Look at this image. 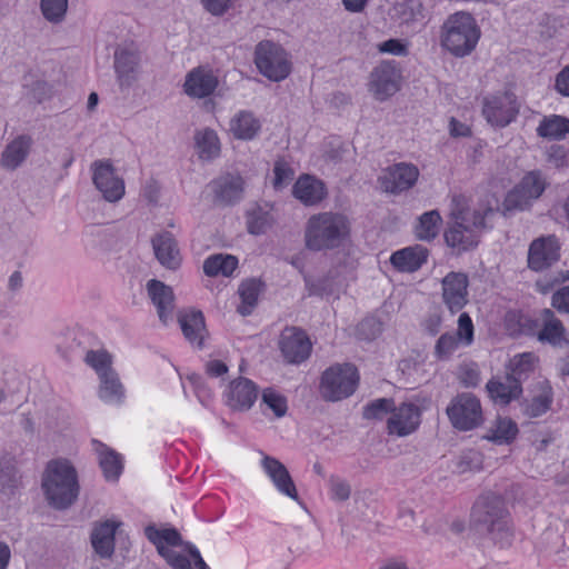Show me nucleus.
I'll return each instance as SVG.
<instances>
[{
	"label": "nucleus",
	"mask_w": 569,
	"mask_h": 569,
	"mask_svg": "<svg viewBox=\"0 0 569 569\" xmlns=\"http://www.w3.org/2000/svg\"><path fill=\"white\" fill-rule=\"evenodd\" d=\"M181 330L186 339L198 348L203 347V339L207 335L203 313L200 310H191L179 317Z\"/></svg>",
	"instance_id": "nucleus-35"
},
{
	"label": "nucleus",
	"mask_w": 569,
	"mask_h": 569,
	"mask_svg": "<svg viewBox=\"0 0 569 569\" xmlns=\"http://www.w3.org/2000/svg\"><path fill=\"white\" fill-rule=\"evenodd\" d=\"M539 323L535 335L539 342L549 345L556 350L569 349L568 331L551 309L545 308L540 311Z\"/></svg>",
	"instance_id": "nucleus-16"
},
{
	"label": "nucleus",
	"mask_w": 569,
	"mask_h": 569,
	"mask_svg": "<svg viewBox=\"0 0 569 569\" xmlns=\"http://www.w3.org/2000/svg\"><path fill=\"white\" fill-rule=\"evenodd\" d=\"M41 487L51 507L58 510L67 509L79 495L76 468L66 459L50 460L42 475Z\"/></svg>",
	"instance_id": "nucleus-1"
},
{
	"label": "nucleus",
	"mask_w": 569,
	"mask_h": 569,
	"mask_svg": "<svg viewBox=\"0 0 569 569\" xmlns=\"http://www.w3.org/2000/svg\"><path fill=\"white\" fill-rule=\"evenodd\" d=\"M471 519L475 528L487 533L501 545H508L512 536L509 512L505 500L495 493L480 496L472 507Z\"/></svg>",
	"instance_id": "nucleus-2"
},
{
	"label": "nucleus",
	"mask_w": 569,
	"mask_h": 569,
	"mask_svg": "<svg viewBox=\"0 0 569 569\" xmlns=\"http://www.w3.org/2000/svg\"><path fill=\"white\" fill-rule=\"evenodd\" d=\"M538 393L530 400L520 403L521 410L528 418H538L545 415L553 402V390L548 380L538 382Z\"/></svg>",
	"instance_id": "nucleus-34"
},
{
	"label": "nucleus",
	"mask_w": 569,
	"mask_h": 569,
	"mask_svg": "<svg viewBox=\"0 0 569 569\" xmlns=\"http://www.w3.org/2000/svg\"><path fill=\"white\" fill-rule=\"evenodd\" d=\"M441 317L437 313L428 316L423 323V330L431 337L437 336L440 332L441 329Z\"/></svg>",
	"instance_id": "nucleus-63"
},
{
	"label": "nucleus",
	"mask_w": 569,
	"mask_h": 569,
	"mask_svg": "<svg viewBox=\"0 0 569 569\" xmlns=\"http://www.w3.org/2000/svg\"><path fill=\"white\" fill-rule=\"evenodd\" d=\"M505 329L511 337L535 336L540 323L539 318H532L528 313L512 309L506 312L503 319Z\"/></svg>",
	"instance_id": "nucleus-32"
},
{
	"label": "nucleus",
	"mask_w": 569,
	"mask_h": 569,
	"mask_svg": "<svg viewBox=\"0 0 569 569\" xmlns=\"http://www.w3.org/2000/svg\"><path fill=\"white\" fill-rule=\"evenodd\" d=\"M262 403H264L276 417L281 418L287 413L288 405L284 396L278 393L271 388L262 391Z\"/></svg>",
	"instance_id": "nucleus-49"
},
{
	"label": "nucleus",
	"mask_w": 569,
	"mask_h": 569,
	"mask_svg": "<svg viewBox=\"0 0 569 569\" xmlns=\"http://www.w3.org/2000/svg\"><path fill=\"white\" fill-rule=\"evenodd\" d=\"M561 242L556 234L540 236L531 241L527 254L528 268L541 272L561 258Z\"/></svg>",
	"instance_id": "nucleus-10"
},
{
	"label": "nucleus",
	"mask_w": 569,
	"mask_h": 569,
	"mask_svg": "<svg viewBox=\"0 0 569 569\" xmlns=\"http://www.w3.org/2000/svg\"><path fill=\"white\" fill-rule=\"evenodd\" d=\"M254 63L263 77L274 82L284 80L291 72L288 53L270 40H262L256 46Z\"/></svg>",
	"instance_id": "nucleus-7"
},
{
	"label": "nucleus",
	"mask_w": 569,
	"mask_h": 569,
	"mask_svg": "<svg viewBox=\"0 0 569 569\" xmlns=\"http://www.w3.org/2000/svg\"><path fill=\"white\" fill-rule=\"evenodd\" d=\"M159 555L166 559L172 569H192L191 560L168 547H159Z\"/></svg>",
	"instance_id": "nucleus-54"
},
{
	"label": "nucleus",
	"mask_w": 569,
	"mask_h": 569,
	"mask_svg": "<svg viewBox=\"0 0 569 569\" xmlns=\"http://www.w3.org/2000/svg\"><path fill=\"white\" fill-rule=\"evenodd\" d=\"M490 399L498 405L507 406L522 395V387L516 383L506 372L505 377H492L486 385Z\"/></svg>",
	"instance_id": "nucleus-29"
},
{
	"label": "nucleus",
	"mask_w": 569,
	"mask_h": 569,
	"mask_svg": "<svg viewBox=\"0 0 569 569\" xmlns=\"http://www.w3.org/2000/svg\"><path fill=\"white\" fill-rule=\"evenodd\" d=\"M382 331V325L373 317L363 319L357 327V335L363 340H373Z\"/></svg>",
	"instance_id": "nucleus-53"
},
{
	"label": "nucleus",
	"mask_w": 569,
	"mask_h": 569,
	"mask_svg": "<svg viewBox=\"0 0 569 569\" xmlns=\"http://www.w3.org/2000/svg\"><path fill=\"white\" fill-rule=\"evenodd\" d=\"M230 130L233 136L241 140L253 139L260 130V122L249 111H240L231 120Z\"/></svg>",
	"instance_id": "nucleus-41"
},
{
	"label": "nucleus",
	"mask_w": 569,
	"mask_h": 569,
	"mask_svg": "<svg viewBox=\"0 0 569 569\" xmlns=\"http://www.w3.org/2000/svg\"><path fill=\"white\" fill-rule=\"evenodd\" d=\"M200 2L207 12L221 17L232 8L234 0H200Z\"/></svg>",
	"instance_id": "nucleus-57"
},
{
	"label": "nucleus",
	"mask_w": 569,
	"mask_h": 569,
	"mask_svg": "<svg viewBox=\"0 0 569 569\" xmlns=\"http://www.w3.org/2000/svg\"><path fill=\"white\" fill-rule=\"evenodd\" d=\"M305 282L308 296H322L326 291L327 281L325 279L311 280L306 277Z\"/></svg>",
	"instance_id": "nucleus-64"
},
{
	"label": "nucleus",
	"mask_w": 569,
	"mask_h": 569,
	"mask_svg": "<svg viewBox=\"0 0 569 569\" xmlns=\"http://www.w3.org/2000/svg\"><path fill=\"white\" fill-rule=\"evenodd\" d=\"M272 218L269 212L257 208L247 216L248 232L254 236L263 234L271 227Z\"/></svg>",
	"instance_id": "nucleus-47"
},
{
	"label": "nucleus",
	"mask_w": 569,
	"mask_h": 569,
	"mask_svg": "<svg viewBox=\"0 0 569 569\" xmlns=\"http://www.w3.org/2000/svg\"><path fill=\"white\" fill-rule=\"evenodd\" d=\"M416 166L400 162L388 167L379 178L381 189L389 193H400L410 189L418 180Z\"/></svg>",
	"instance_id": "nucleus-20"
},
{
	"label": "nucleus",
	"mask_w": 569,
	"mask_h": 569,
	"mask_svg": "<svg viewBox=\"0 0 569 569\" xmlns=\"http://www.w3.org/2000/svg\"><path fill=\"white\" fill-rule=\"evenodd\" d=\"M114 72L121 89L130 88L137 80L140 67V52L132 44L119 46L113 53Z\"/></svg>",
	"instance_id": "nucleus-18"
},
{
	"label": "nucleus",
	"mask_w": 569,
	"mask_h": 569,
	"mask_svg": "<svg viewBox=\"0 0 569 569\" xmlns=\"http://www.w3.org/2000/svg\"><path fill=\"white\" fill-rule=\"evenodd\" d=\"M395 400L392 398H379L368 402L363 407L362 417L367 420H382L393 410Z\"/></svg>",
	"instance_id": "nucleus-46"
},
{
	"label": "nucleus",
	"mask_w": 569,
	"mask_h": 569,
	"mask_svg": "<svg viewBox=\"0 0 569 569\" xmlns=\"http://www.w3.org/2000/svg\"><path fill=\"white\" fill-rule=\"evenodd\" d=\"M263 283L258 279H248L239 286L238 293L241 303L238 306L237 311L243 316H250L258 303L259 295L262 290Z\"/></svg>",
	"instance_id": "nucleus-39"
},
{
	"label": "nucleus",
	"mask_w": 569,
	"mask_h": 569,
	"mask_svg": "<svg viewBox=\"0 0 569 569\" xmlns=\"http://www.w3.org/2000/svg\"><path fill=\"white\" fill-rule=\"evenodd\" d=\"M359 382L357 368L350 363H337L327 368L320 381V395L326 401H340L356 391Z\"/></svg>",
	"instance_id": "nucleus-6"
},
{
	"label": "nucleus",
	"mask_w": 569,
	"mask_h": 569,
	"mask_svg": "<svg viewBox=\"0 0 569 569\" xmlns=\"http://www.w3.org/2000/svg\"><path fill=\"white\" fill-rule=\"evenodd\" d=\"M99 397L104 402L120 403L124 397L123 386L118 373L112 370L100 373Z\"/></svg>",
	"instance_id": "nucleus-38"
},
{
	"label": "nucleus",
	"mask_w": 569,
	"mask_h": 569,
	"mask_svg": "<svg viewBox=\"0 0 569 569\" xmlns=\"http://www.w3.org/2000/svg\"><path fill=\"white\" fill-rule=\"evenodd\" d=\"M214 194V202L220 206H232L243 198L244 181L238 174L227 173L209 184Z\"/></svg>",
	"instance_id": "nucleus-22"
},
{
	"label": "nucleus",
	"mask_w": 569,
	"mask_h": 569,
	"mask_svg": "<svg viewBox=\"0 0 569 569\" xmlns=\"http://www.w3.org/2000/svg\"><path fill=\"white\" fill-rule=\"evenodd\" d=\"M428 256L426 247L416 244L393 252L390 263L400 272H416L427 262Z\"/></svg>",
	"instance_id": "nucleus-28"
},
{
	"label": "nucleus",
	"mask_w": 569,
	"mask_h": 569,
	"mask_svg": "<svg viewBox=\"0 0 569 569\" xmlns=\"http://www.w3.org/2000/svg\"><path fill=\"white\" fill-rule=\"evenodd\" d=\"M84 361L96 370L99 377L100 373L107 372V370H112L111 356L106 350H89L86 355Z\"/></svg>",
	"instance_id": "nucleus-50"
},
{
	"label": "nucleus",
	"mask_w": 569,
	"mask_h": 569,
	"mask_svg": "<svg viewBox=\"0 0 569 569\" xmlns=\"http://www.w3.org/2000/svg\"><path fill=\"white\" fill-rule=\"evenodd\" d=\"M481 31L473 16L466 11L450 14L440 28V46L456 58H465L476 49Z\"/></svg>",
	"instance_id": "nucleus-3"
},
{
	"label": "nucleus",
	"mask_w": 569,
	"mask_h": 569,
	"mask_svg": "<svg viewBox=\"0 0 569 569\" xmlns=\"http://www.w3.org/2000/svg\"><path fill=\"white\" fill-rule=\"evenodd\" d=\"M261 467L280 493L302 505L295 481L287 467L280 460L264 455L261 459Z\"/></svg>",
	"instance_id": "nucleus-21"
},
{
	"label": "nucleus",
	"mask_w": 569,
	"mask_h": 569,
	"mask_svg": "<svg viewBox=\"0 0 569 569\" xmlns=\"http://www.w3.org/2000/svg\"><path fill=\"white\" fill-rule=\"evenodd\" d=\"M144 535L147 539L152 542L157 551L159 552V547H180L184 546L181 535L174 528L169 529H157L156 526L149 525L144 529Z\"/></svg>",
	"instance_id": "nucleus-43"
},
{
	"label": "nucleus",
	"mask_w": 569,
	"mask_h": 569,
	"mask_svg": "<svg viewBox=\"0 0 569 569\" xmlns=\"http://www.w3.org/2000/svg\"><path fill=\"white\" fill-rule=\"evenodd\" d=\"M547 160L556 168L563 167L567 162V151L565 147L559 144L551 146L547 152Z\"/></svg>",
	"instance_id": "nucleus-60"
},
{
	"label": "nucleus",
	"mask_w": 569,
	"mask_h": 569,
	"mask_svg": "<svg viewBox=\"0 0 569 569\" xmlns=\"http://www.w3.org/2000/svg\"><path fill=\"white\" fill-rule=\"evenodd\" d=\"M32 138L28 134L18 136L3 150L0 164L7 170H16L29 156Z\"/></svg>",
	"instance_id": "nucleus-31"
},
{
	"label": "nucleus",
	"mask_w": 569,
	"mask_h": 569,
	"mask_svg": "<svg viewBox=\"0 0 569 569\" xmlns=\"http://www.w3.org/2000/svg\"><path fill=\"white\" fill-rule=\"evenodd\" d=\"M331 498L337 501H346L350 498V485L339 477L331 476L329 480Z\"/></svg>",
	"instance_id": "nucleus-55"
},
{
	"label": "nucleus",
	"mask_w": 569,
	"mask_h": 569,
	"mask_svg": "<svg viewBox=\"0 0 569 569\" xmlns=\"http://www.w3.org/2000/svg\"><path fill=\"white\" fill-rule=\"evenodd\" d=\"M441 221L442 219L438 210H430L422 213L418 218V223L415 228L416 237L423 241L433 240L439 233Z\"/></svg>",
	"instance_id": "nucleus-44"
},
{
	"label": "nucleus",
	"mask_w": 569,
	"mask_h": 569,
	"mask_svg": "<svg viewBox=\"0 0 569 569\" xmlns=\"http://www.w3.org/2000/svg\"><path fill=\"white\" fill-rule=\"evenodd\" d=\"M350 231L345 214L322 212L313 214L307 222L306 247L312 251L331 250L340 247Z\"/></svg>",
	"instance_id": "nucleus-4"
},
{
	"label": "nucleus",
	"mask_w": 569,
	"mask_h": 569,
	"mask_svg": "<svg viewBox=\"0 0 569 569\" xmlns=\"http://www.w3.org/2000/svg\"><path fill=\"white\" fill-rule=\"evenodd\" d=\"M378 49L382 53H390L395 56H406L408 52L407 47L399 39H389L381 42Z\"/></svg>",
	"instance_id": "nucleus-61"
},
{
	"label": "nucleus",
	"mask_w": 569,
	"mask_h": 569,
	"mask_svg": "<svg viewBox=\"0 0 569 569\" xmlns=\"http://www.w3.org/2000/svg\"><path fill=\"white\" fill-rule=\"evenodd\" d=\"M482 468V456L477 450L463 451L457 463L456 470L459 473L480 470Z\"/></svg>",
	"instance_id": "nucleus-51"
},
{
	"label": "nucleus",
	"mask_w": 569,
	"mask_h": 569,
	"mask_svg": "<svg viewBox=\"0 0 569 569\" xmlns=\"http://www.w3.org/2000/svg\"><path fill=\"white\" fill-rule=\"evenodd\" d=\"M548 182L539 170H532L523 176L521 181L508 192L505 199L507 210H525L533 200L545 192Z\"/></svg>",
	"instance_id": "nucleus-9"
},
{
	"label": "nucleus",
	"mask_w": 569,
	"mask_h": 569,
	"mask_svg": "<svg viewBox=\"0 0 569 569\" xmlns=\"http://www.w3.org/2000/svg\"><path fill=\"white\" fill-rule=\"evenodd\" d=\"M154 256L159 263L169 269L177 270L182 261L178 242L169 231L157 233L151 239Z\"/></svg>",
	"instance_id": "nucleus-25"
},
{
	"label": "nucleus",
	"mask_w": 569,
	"mask_h": 569,
	"mask_svg": "<svg viewBox=\"0 0 569 569\" xmlns=\"http://www.w3.org/2000/svg\"><path fill=\"white\" fill-rule=\"evenodd\" d=\"M120 525L121 522L109 519L93 525L90 542L99 558L110 559L113 556L116 532Z\"/></svg>",
	"instance_id": "nucleus-24"
},
{
	"label": "nucleus",
	"mask_w": 569,
	"mask_h": 569,
	"mask_svg": "<svg viewBox=\"0 0 569 569\" xmlns=\"http://www.w3.org/2000/svg\"><path fill=\"white\" fill-rule=\"evenodd\" d=\"M92 447L104 478L108 481H117L123 469L121 456L98 440H92Z\"/></svg>",
	"instance_id": "nucleus-33"
},
{
	"label": "nucleus",
	"mask_w": 569,
	"mask_h": 569,
	"mask_svg": "<svg viewBox=\"0 0 569 569\" xmlns=\"http://www.w3.org/2000/svg\"><path fill=\"white\" fill-rule=\"evenodd\" d=\"M279 349L287 362L300 365L310 357L312 343L305 330L286 327L280 335Z\"/></svg>",
	"instance_id": "nucleus-13"
},
{
	"label": "nucleus",
	"mask_w": 569,
	"mask_h": 569,
	"mask_svg": "<svg viewBox=\"0 0 569 569\" xmlns=\"http://www.w3.org/2000/svg\"><path fill=\"white\" fill-rule=\"evenodd\" d=\"M446 412L451 425L460 431L472 430L483 421L480 400L471 392L453 397Z\"/></svg>",
	"instance_id": "nucleus-8"
},
{
	"label": "nucleus",
	"mask_w": 569,
	"mask_h": 569,
	"mask_svg": "<svg viewBox=\"0 0 569 569\" xmlns=\"http://www.w3.org/2000/svg\"><path fill=\"white\" fill-rule=\"evenodd\" d=\"M259 395L258 386L250 379H233L227 390V405L232 410L247 411L256 402Z\"/></svg>",
	"instance_id": "nucleus-23"
},
{
	"label": "nucleus",
	"mask_w": 569,
	"mask_h": 569,
	"mask_svg": "<svg viewBox=\"0 0 569 569\" xmlns=\"http://www.w3.org/2000/svg\"><path fill=\"white\" fill-rule=\"evenodd\" d=\"M492 209L473 211L469 217L462 212L453 214V221L445 231V241L448 247L459 253L475 249L480 239V233L486 229V216L491 214Z\"/></svg>",
	"instance_id": "nucleus-5"
},
{
	"label": "nucleus",
	"mask_w": 569,
	"mask_h": 569,
	"mask_svg": "<svg viewBox=\"0 0 569 569\" xmlns=\"http://www.w3.org/2000/svg\"><path fill=\"white\" fill-rule=\"evenodd\" d=\"M469 278L465 272L451 271L441 280L442 301L451 313L459 312L468 303Z\"/></svg>",
	"instance_id": "nucleus-17"
},
{
	"label": "nucleus",
	"mask_w": 569,
	"mask_h": 569,
	"mask_svg": "<svg viewBox=\"0 0 569 569\" xmlns=\"http://www.w3.org/2000/svg\"><path fill=\"white\" fill-rule=\"evenodd\" d=\"M460 382L466 388H475L480 382V372L476 365L465 366L460 369Z\"/></svg>",
	"instance_id": "nucleus-59"
},
{
	"label": "nucleus",
	"mask_w": 569,
	"mask_h": 569,
	"mask_svg": "<svg viewBox=\"0 0 569 569\" xmlns=\"http://www.w3.org/2000/svg\"><path fill=\"white\" fill-rule=\"evenodd\" d=\"M40 8L43 17L52 23H59L64 19L68 0H41Z\"/></svg>",
	"instance_id": "nucleus-48"
},
{
	"label": "nucleus",
	"mask_w": 569,
	"mask_h": 569,
	"mask_svg": "<svg viewBox=\"0 0 569 569\" xmlns=\"http://www.w3.org/2000/svg\"><path fill=\"white\" fill-rule=\"evenodd\" d=\"M218 83L212 70L198 67L187 73L183 90L189 97L201 99L212 94Z\"/></svg>",
	"instance_id": "nucleus-26"
},
{
	"label": "nucleus",
	"mask_w": 569,
	"mask_h": 569,
	"mask_svg": "<svg viewBox=\"0 0 569 569\" xmlns=\"http://www.w3.org/2000/svg\"><path fill=\"white\" fill-rule=\"evenodd\" d=\"M92 181L96 188L109 202L119 201L124 194V181L117 176L116 169L109 160H97L92 163Z\"/></svg>",
	"instance_id": "nucleus-15"
},
{
	"label": "nucleus",
	"mask_w": 569,
	"mask_h": 569,
	"mask_svg": "<svg viewBox=\"0 0 569 569\" xmlns=\"http://www.w3.org/2000/svg\"><path fill=\"white\" fill-rule=\"evenodd\" d=\"M538 357L533 352H523L513 356L506 366V372L522 387L530 375L535 371Z\"/></svg>",
	"instance_id": "nucleus-36"
},
{
	"label": "nucleus",
	"mask_w": 569,
	"mask_h": 569,
	"mask_svg": "<svg viewBox=\"0 0 569 569\" xmlns=\"http://www.w3.org/2000/svg\"><path fill=\"white\" fill-rule=\"evenodd\" d=\"M238 267V259L231 254H213L203 262V272L209 277L222 274L229 277Z\"/></svg>",
	"instance_id": "nucleus-42"
},
{
	"label": "nucleus",
	"mask_w": 569,
	"mask_h": 569,
	"mask_svg": "<svg viewBox=\"0 0 569 569\" xmlns=\"http://www.w3.org/2000/svg\"><path fill=\"white\" fill-rule=\"evenodd\" d=\"M473 341V323L470 316L462 312L458 318V330L442 333L435 345L433 355L438 360H449L460 343L471 345Z\"/></svg>",
	"instance_id": "nucleus-11"
},
{
	"label": "nucleus",
	"mask_w": 569,
	"mask_h": 569,
	"mask_svg": "<svg viewBox=\"0 0 569 569\" xmlns=\"http://www.w3.org/2000/svg\"><path fill=\"white\" fill-rule=\"evenodd\" d=\"M148 296L157 308L160 321L167 325L173 311L174 295L170 286L160 280L151 279L147 282Z\"/></svg>",
	"instance_id": "nucleus-27"
},
{
	"label": "nucleus",
	"mask_w": 569,
	"mask_h": 569,
	"mask_svg": "<svg viewBox=\"0 0 569 569\" xmlns=\"http://www.w3.org/2000/svg\"><path fill=\"white\" fill-rule=\"evenodd\" d=\"M273 173V187L277 190L282 189L284 186H287L293 179L295 176V171L283 159H279L274 162Z\"/></svg>",
	"instance_id": "nucleus-52"
},
{
	"label": "nucleus",
	"mask_w": 569,
	"mask_h": 569,
	"mask_svg": "<svg viewBox=\"0 0 569 569\" xmlns=\"http://www.w3.org/2000/svg\"><path fill=\"white\" fill-rule=\"evenodd\" d=\"M421 423V410L412 402H402L393 406L391 416L387 421L389 435L406 437L415 432Z\"/></svg>",
	"instance_id": "nucleus-19"
},
{
	"label": "nucleus",
	"mask_w": 569,
	"mask_h": 569,
	"mask_svg": "<svg viewBox=\"0 0 569 569\" xmlns=\"http://www.w3.org/2000/svg\"><path fill=\"white\" fill-rule=\"evenodd\" d=\"M292 194L305 206H316L326 197L327 190L321 180L310 174H302L295 182Z\"/></svg>",
	"instance_id": "nucleus-30"
},
{
	"label": "nucleus",
	"mask_w": 569,
	"mask_h": 569,
	"mask_svg": "<svg viewBox=\"0 0 569 569\" xmlns=\"http://www.w3.org/2000/svg\"><path fill=\"white\" fill-rule=\"evenodd\" d=\"M518 432L515 421L507 417H498L483 438L497 445H509L516 439Z\"/></svg>",
	"instance_id": "nucleus-37"
},
{
	"label": "nucleus",
	"mask_w": 569,
	"mask_h": 569,
	"mask_svg": "<svg viewBox=\"0 0 569 569\" xmlns=\"http://www.w3.org/2000/svg\"><path fill=\"white\" fill-rule=\"evenodd\" d=\"M537 133L551 140L565 139L569 134V119L558 114L545 117L537 128Z\"/></svg>",
	"instance_id": "nucleus-40"
},
{
	"label": "nucleus",
	"mask_w": 569,
	"mask_h": 569,
	"mask_svg": "<svg viewBox=\"0 0 569 569\" xmlns=\"http://www.w3.org/2000/svg\"><path fill=\"white\" fill-rule=\"evenodd\" d=\"M400 77V70L395 60L382 61L370 73V91L377 100L385 101L399 90Z\"/></svg>",
	"instance_id": "nucleus-12"
},
{
	"label": "nucleus",
	"mask_w": 569,
	"mask_h": 569,
	"mask_svg": "<svg viewBox=\"0 0 569 569\" xmlns=\"http://www.w3.org/2000/svg\"><path fill=\"white\" fill-rule=\"evenodd\" d=\"M194 140L201 159L211 160L218 157L220 152V144L214 130L207 128L199 131L197 132Z\"/></svg>",
	"instance_id": "nucleus-45"
},
{
	"label": "nucleus",
	"mask_w": 569,
	"mask_h": 569,
	"mask_svg": "<svg viewBox=\"0 0 569 569\" xmlns=\"http://www.w3.org/2000/svg\"><path fill=\"white\" fill-rule=\"evenodd\" d=\"M556 90L565 97H569V64L556 77Z\"/></svg>",
	"instance_id": "nucleus-62"
},
{
	"label": "nucleus",
	"mask_w": 569,
	"mask_h": 569,
	"mask_svg": "<svg viewBox=\"0 0 569 569\" xmlns=\"http://www.w3.org/2000/svg\"><path fill=\"white\" fill-rule=\"evenodd\" d=\"M551 306L561 313H569V284L552 293Z\"/></svg>",
	"instance_id": "nucleus-58"
},
{
	"label": "nucleus",
	"mask_w": 569,
	"mask_h": 569,
	"mask_svg": "<svg viewBox=\"0 0 569 569\" xmlns=\"http://www.w3.org/2000/svg\"><path fill=\"white\" fill-rule=\"evenodd\" d=\"M519 112L517 97L512 92L491 96L485 99L482 113L492 126L506 127Z\"/></svg>",
	"instance_id": "nucleus-14"
},
{
	"label": "nucleus",
	"mask_w": 569,
	"mask_h": 569,
	"mask_svg": "<svg viewBox=\"0 0 569 569\" xmlns=\"http://www.w3.org/2000/svg\"><path fill=\"white\" fill-rule=\"evenodd\" d=\"M17 477L12 467L0 468V491L4 495H12L17 488Z\"/></svg>",
	"instance_id": "nucleus-56"
}]
</instances>
